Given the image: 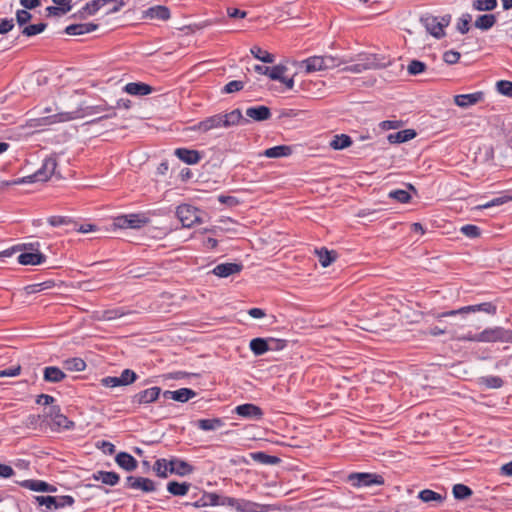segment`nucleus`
I'll use <instances>...</instances> for the list:
<instances>
[{
  "label": "nucleus",
  "mask_w": 512,
  "mask_h": 512,
  "mask_svg": "<svg viewBox=\"0 0 512 512\" xmlns=\"http://www.w3.org/2000/svg\"><path fill=\"white\" fill-rule=\"evenodd\" d=\"M195 508L208 506L227 507L237 512H257L255 504L243 499H236L217 493H203L201 497L192 503H187Z\"/></svg>",
  "instance_id": "obj_1"
},
{
  "label": "nucleus",
  "mask_w": 512,
  "mask_h": 512,
  "mask_svg": "<svg viewBox=\"0 0 512 512\" xmlns=\"http://www.w3.org/2000/svg\"><path fill=\"white\" fill-rule=\"evenodd\" d=\"M248 120L244 119L240 109H234L226 114H215L207 117L204 120L198 122L191 129L194 131H200L206 133L212 129L217 128H228L231 126L238 125L240 123H247Z\"/></svg>",
  "instance_id": "obj_2"
},
{
  "label": "nucleus",
  "mask_w": 512,
  "mask_h": 512,
  "mask_svg": "<svg viewBox=\"0 0 512 512\" xmlns=\"http://www.w3.org/2000/svg\"><path fill=\"white\" fill-rule=\"evenodd\" d=\"M348 63L345 59H340L331 55L311 56L301 61L300 66L305 69L306 73H313L339 67Z\"/></svg>",
  "instance_id": "obj_3"
},
{
  "label": "nucleus",
  "mask_w": 512,
  "mask_h": 512,
  "mask_svg": "<svg viewBox=\"0 0 512 512\" xmlns=\"http://www.w3.org/2000/svg\"><path fill=\"white\" fill-rule=\"evenodd\" d=\"M451 19V14L438 17L431 13H425L420 17V23L430 35L436 39H441L446 35L444 29L450 25Z\"/></svg>",
  "instance_id": "obj_4"
},
{
  "label": "nucleus",
  "mask_w": 512,
  "mask_h": 512,
  "mask_svg": "<svg viewBox=\"0 0 512 512\" xmlns=\"http://www.w3.org/2000/svg\"><path fill=\"white\" fill-rule=\"evenodd\" d=\"M389 62L385 57L376 54L359 55L357 62L343 68L344 71L351 73H362L366 70H376L387 66Z\"/></svg>",
  "instance_id": "obj_5"
},
{
  "label": "nucleus",
  "mask_w": 512,
  "mask_h": 512,
  "mask_svg": "<svg viewBox=\"0 0 512 512\" xmlns=\"http://www.w3.org/2000/svg\"><path fill=\"white\" fill-rule=\"evenodd\" d=\"M346 482L354 488L361 489L383 485L384 478L376 473L354 472L347 475Z\"/></svg>",
  "instance_id": "obj_6"
},
{
  "label": "nucleus",
  "mask_w": 512,
  "mask_h": 512,
  "mask_svg": "<svg viewBox=\"0 0 512 512\" xmlns=\"http://www.w3.org/2000/svg\"><path fill=\"white\" fill-rule=\"evenodd\" d=\"M204 215V211L189 204H181L176 209V216L185 228H191L195 224L203 223Z\"/></svg>",
  "instance_id": "obj_7"
},
{
  "label": "nucleus",
  "mask_w": 512,
  "mask_h": 512,
  "mask_svg": "<svg viewBox=\"0 0 512 512\" xmlns=\"http://www.w3.org/2000/svg\"><path fill=\"white\" fill-rule=\"evenodd\" d=\"M57 167L56 158L53 156L44 159L42 166L33 174L18 179L16 184L47 181L55 172Z\"/></svg>",
  "instance_id": "obj_8"
},
{
  "label": "nucleus",
  "mask_w": 512,
  "mask_h": 512,
  "mask_svg": "<svg viewBox=\"0 0 512 512\" xmlns=\"http://www.w3.org/2000/svg\"><path fill=\"white\" fill-rule=\"evenodd\" d=\"M478 338L482 343L501 342L512 344V330L500 326L489 327L480 332Z\"/></svg>",
  "instance_id": "obj_9"
},
{
  "label": "nucleus",
  "mask_w": 512,
  "mask_h": 512,
  "mask_svg": "<svg viewBox=\"0 0 512 512\" xmlns=\"http://www.w3.org/2000/svg\"><path fill=\"white\" fill-rule=\"evenodd\" d=\"M149 219L143 214H128L115 218V226L121 229H139L145 226Z\"/></svg>",
  "instance_id": "obj_10"
},
{
  "label": "nucleus",
  "mask_w": 512,
  "mask_h": 512,
  "mask_svg": "<svg viewBox=\"0 0 512 512\" xmlns=\"http://www.w3.org/2000/svg\"><path fill=\"white\" fill-rule=\"evenodd\" d=\"M161 393L162 389L160 387H150L134 394L131 397V403L137 406L148 405L157 401Z\"/></svg>",
  "instance_id": "obj_11"
},
{
  "label": "nucleus",
  "mask_w": 512,
  "mask_h": 512,
  "mask_svg": "<svg viewBox=\"0 0 512 512\" xmlns=\"http://www.w3.org/2000/svg\"><path fill=\"white\" fill-rule=\"evenodd\" d=\"M25 249L30 251H25L18 256V262L21 265H39L46 261V256L43 253L38 249L34 250V244L25 245Z\"/></svg>",
  "instance_id": "obj_12"
},
{
  "label": "nucleus",
  "mask_w": 512,
  "mask_h": 512,
  "mask_svg": "<svg viewBox=\"0 0 512 512\" xmlns=\"http://www.w3.org/2000/svg\"><path fill=\"white\" fill-rule=\"evenodd\" d=\"M48 417L54 427L57 429L71 430L74 428L75 423L69 420L65 415L61 413L59 406H51L49 409Z\"/></svg>",
  "instance_id": "obj_13"
},
{
  "label": "nucleus",
  "mask_w": 512,
  "mask_h": 512,
  "mask_svg": "<svg viewBox=\"0 0 512 512\" xmlns=\"http://www.w3.org/2000/svg\"><path fill=\"white\" fill-rule=\"evenodd\" d=\"M234 412L242 418L251 420H260L264 415L263 410L252 403L238 405L235 407Z\"/></svg>",
  "instance_id": "obj_14"
},
{
  "label": "nucleus",
  "mask_w": 512,
  "mask_h": 512,
  "mask_svg": "<svg viewBox=\"0 0 512 512\" xmlns=\"http://www.w3.org/2000/svg\"><path fill=\"white\" fill-rule=\"evenodd\" d=\"M126 487L144 492H152L155 490V483L149 478L128 476L126 478Z\"/></svg>",
  "instance_id": "obj_15"
},
{
  "label": "nucleus",
  "mask_w": 512,
  "mask_h": 512,
  "mask_svg": "<svg viewBox=\"0 0 512 512\" xmlns=\"http://www.w3.org/2000/svg\"><path fill=\"white\" fill-rule=\"evenodd\" d=\"M174 155L188 165H195L202 159V153L198 150L188 148H176Z\"/></svg>",
  "instance_id": "obj_16"
},
{
  "label": "nucleus",
  "mask_w": 512,
  "mask_h": 512,
  "mask_svg": "<svg viewBox=\"0 0 512 512\" xmlns=\"http://www.w3.org/2000/svg\"><path fill=\"white\" fill-rule=\"evenodd\" d=\"M484 100V93L477 91L470 94H459L454 96V103L461 108H468Z\"/></svg>",
  "instance_id": "obj_17"
},
{
  "label": "nucleus",
  "mask_w": 512,
  "mask_h": 512,
  "mask_svg": "<svg viewBox=\"0 0 512 512\" xmlns=\"http://www.w3.org/2000/svg\"><path fill=\"white\" fill-rule=\"evenodd\" d=\"M162 394L166 399H172L181 403H185L197 395V393L190 388H180L174 391L166 390Z\"/></svg>",
  "instance_id": "obj_18"
},
{
  "label": "nucleus",
  "mask_w": 512,
  "mask_h": 512,
  "mask_svg": "<svg viewBox=\"0 0 512 512\" xmlns=\"http://www.w3.org/2000/svg\"><path fill=\"white\" fill-rule=\"evenodd\" d=\"M243 265L240 263H220L214 267L212 273L220 278L238 274L242 271Z\"/></svg>",
  "instance_id": "obj_19"
},
{
  "label": "nucleus",
  "mask_w": 512,
  "mask_h": 512,
  "mask_svg": "<svg viewBox=\"0 0 512 512\" xmlns=\"http://www.w3.org/2000/svg\"><path fill=\"white\" fill-rule=\"evenodd\" d=\"M20 486L36 492H56L57 488L43 480L28 479L19 483Z\"/></svg>",
  "instance_id": "obj_20"
},
{
  "label": "nucleus",
  "mask_w": 512,
  "mask_h": 512,
  "mask_svg": "<svg viewBox=\"0 0 512 512\" xmlns=\"http://www.w3.org/2000/svg\"><path fill=\"white\" fill-rule=\"evenodd\" d=\"M247 117L253 119L254 121H265L271 117V110L269 107L264 105L253 106L246 109Z\"/></svg>",
  "instance_id": "obj_21"
},
{
  "label": "nucleus",
  "mask_w": 512,
  "mask_h": 512,
  "mask_svg": "<svg viewBox=\"0 0 512 512\" xmlns=\"http://www.w3.org/2000/svg\"><path fill=\"white\" fill-rule=\"evenodd\" d=\"M97 28H98V25L94 24V23H79V24L68 25L65 28L64 32L67 35L78 36V35H83V34L93 32Z\"/></svg>",
  "instance_id": "obj_22"
},
{
  "label": "nucleus",
  "mask_w": 512,
  "mask_h": 512,
  "mask_svg": "<svg viewBox=\"0 0 512 512\" xmlns=\"http://www.w3.org/2000/svg\"><path fill=\"white\" fill-rule=\"evenodd\" d=\"M124 91L130 95L144 96L153 91V88L142 82H130L124 86Z\"/></svg>",
  "instance_id": "obj_23"
},
{
  "label": "nucleus",
  "mask_w": 512,
  "mask_h": 512,
  "mask_svg": "<svg viewBox=\"0 0 512 512\" xmlns=\"http://www.w3.org/2000/svg\"><path fill=\"white\" fill-rule=\"evenodd\" d=\"M465 310H462V312L469 313H476V312H484L489 315H495L497 312V306L493 304L492 302H483L480 304L475 305H468L464 306Z\"/></svg>",
  "instance_id": "obj_24"
},
{
  "label": "nucleus",
  "mask_w": 512,
  "mask_h": 512,
  "mask_svg": "<svg viewBox=\"0 0 512 512\" xmlns=\"http://www.w3.org/2000/svg\"><path fill=\"white\" fill-rule=\"evenodd\" d=\"M116 463L124 470L130 472L137 468V460L127 452H120L117 454Z\"/></svg>",
  "instance_id": "obj_25"
},
{
  "label": "nucleus",
  "mask_w": 512,
  "mask_h": 512,
  "mask_svg": "<svg viewBox=\"0 0 512 512\" xmlns=\"http://www.w3.org/2000/svg\"><path fill=\"white\" fill-rule=\"evenodd\" d=\"M416 136V132L413 129H405L395 133H391L387 136L389 143L399 144L412 140Z\"/></svg>",
  "instance_id": "obj_26"
},
{
  "label": "nucleus",
  "mask_w": 512,
  "mask_h": 512,
  "mask_svg": "<svg viewBox=\"0 0 512 512\" xmlns=\"http://www.w3.org/2000/svg\"><path fill=\"white\" fill-rule=\"evenodd\" d=\"M108 3V0H93L85 4V6L73 17L85 18L86 15H94L101 7Z\"/></svg>",
  "instance_id": "obj_27"
},
{
  "label": "nucleus",
  "mask_w": 512,
  "mask_h": 512,
  "mask_svg": "<svg viewBox=\"0 0 512 512\" xmlns=\"http://www.w3.org/2000/svg\"><path fill=\"white\" fill-rule=\"evenodd\" d=\"M66 377L65 373L56 366H48L44 368L43 378L47 382L58 383Z\"/></svg>",
  "instance_id": "obj_28"
},
{
  "label": "nucleus",
  "mask_w": 512,
  "mask_h": 512,
  "mask_svg": "<svg viewBox=\"0 0 512 512\" xmlns=\"http://www.w3.org/2000/svg\"><path fill=\"white\" fill-rule=\"evenodd\" d=\"M496 21L497 18L494 14H482L476 18L474 27L482 31H487L496 24Z\"/></svg>",
  "instance_id": "obj_29"
},
{
  "label": "nucleus",
  "mask_w": 512,
  "mask_h": 512,
  "mask_svg": "<svg viewBox=\"0 0 512 512\" xmlns=\"http://www.w3.org/2000/svg\"><path fill=\"white\" fill-rule=\"evenodd\" d=\"M72 119H74V117L72 116L71 113L62 112V113H57L54 115L42 117L38 121H39V125H52V124L60 123V122H67Z\"/></svg>",
  "instance_id": "obj_30"
},
{
  "label": "nucleus",
  "mask_w": 512,
  "mask_h": 512,
  "mask_svg": "<svg viewBox=\"0 0 512 512\" xmlns=\"http://www.w3.org/2000/svg\"><path fill=\"white\" fill-rule=\"evenodd\" d=\"M224 421L221 418L212 419H199L196 426L203 431H214L224 426Z\"/></svg>",
  "instance_id": "obj_31"
},
{
  "label": "nucleus",
  "mask_w": 512,
  "mask_h": 512,
  "mask_svg": "<svg viewBox=\"0 0 512 512\" xmlns=\"http://www.w3.org/2000/svg\"><path fill=\"white\" fill-rule=\"evenodd\" d=\"M318 260L323 267L330 266L337 258V253L327 248H321L315 250Z\"/></svg>",
  "instance_id": "obj_32"
},
{
  "label": "nucleus",
  "mask_w": 512,
  "mask_h": 512,
  "mask_svg": "<svg viewBox=\"0 0 512 512\" xmlns=\"http://www.w3.org/2000/svg\"><path fill=\"white\" fill-rule=\"evenodd\" d=\"M250 350L256 356H261L269 351L268 338H254L249 343Z\"/></svg>",
  "instance_id": "obj_33"
},
{
  "label": "nucleus",
  "mask_w": 512,
  "mask_h": 512,
  "mask_svg": "<svg viewBox=\"0 0 512 512\" xmlns=\"http://www.w3.org/2000/svg\"><path fill=\"white\" fill-rule=\"evenodd\" d=\"M250 457L257 463L263 465H276L281 462V459L277 456L268 455L265 452H253L250 454Z\"/></svg>",
  "instance_id": "obj_34"
},
{
  "label": "nucleus",
  "mask_w": 512,
  "mask_h": 512,
  "mask_svg": "<svg viewBox=\"0 0 512 512\" xmlns=\"http://www.w3.org/2000/svg\"><path fill=\"white\" fill-rule=\"evenodd\" d=\"M147 17L150 19L168 20L170 18V11L166 6L157 5L151 7L146 12Z\"/></svg>",
  "instance_id": "obj_35"
},
{
  "label": "nucleus",
  "mask_w": 512,
  "mask_h": 512,
  "mask_svg": "<svg viewBox=\"0 0 512 512\" xmlns=\"http://www.w3.org/2000/svg\"><path fill=\"white\" fill-rule=\"evenodd\" d=\"M291 154V147L287 145H279L268 148L264 151L263 155L267 158H280Z\"/></svg>",
  "instance_id": "obj_36"
},
{
  "label": "nucleus",
  "mask_w": 512,
  "mask_h": 512,
  "mask_svg": "<svg viewBox=\"0 0 512 512\" xmlns=\"http://www.w3.org/2000/svg\"><path fill=\"white\" fill-rule=\"evenodd\" d=\"M190 488V484L186 482H176V481H170L167 484V490L169 493H171L174 496H184L188 493Z\"/></svg>",
  "instance_id": "obj_37"
},
{
  "label": "nucleus",
  "mask_w": 512,
  "mask_h": 512,
  "mask_svg": "<svg viewBox=\"0 0 512 512\" xmlns=\"http://www.w3.org/2000/svg\"><path fill=\"white\" fill-rule=\"evenodd\" d=\"M52 498L54 501L52 502L51 510L71 507L74 503V498L70 495H53Z\"/></svg>",
  "instance_id": "obj_38"
},
{
  "label": "nucleus",
  "mask_w": 512,
  "mask_h": 512,
  "mask_svg": "<svg viewBox=\"0 0 512 512\" xmlns=\"http://www.w3.org/2000/svg\"><path fill=\"white\" fill-rule=\"evenodd\" d=\"M63 365L66 370L75 372H81L86 368L85 361L79 357L69 358L64 361Z\"/></svg>",
  "instance_id": "obj_39"
},
{
  "label": "nucleus",
  "mask_w": 512,
  "mask_h": 512,
  "mask_svg": "<svg viewBox=\"0 0 512 512\" xmlns=\"http://www.w3.org/2000/svg\"><path fill=\"white\" fill-rule=\"evenodd\" d=\"M100 480L103 484L114 486L119 482V475L113 471H100L98 476L95 477Z\"/></svg>",
  "instance_id": "obj_40"
},
{
  "label": "nucleus",
  "mask_w": 512,
  "mask_h": 512,
  "mask_svg": "<svg viewBox=\"0 0 512 512\" xmlns=\"http://www.w3.org/2000/svg\"><path fill=\"white\" fill-rule=\"evenodd\" d=\"M250 53L258 60L264 63H273L275 61V56L263 49L259 46H253L250 49Z\"/></svg>",
  "instance_id": "obj_41"
},
{
  "label": "nucleus",
  "mask_w": 512,
  "mask_h": 512,
  "mask_svg": "<svg viewBox=\"0 0 512 512\" xmlns=\"http://www.w3.org/2000/svg\"><path fill=\"white\" fill-rule=\"evenodd\" d=\"M418 498L425 503H430V502L441 503L444 499V497L441 494H439L433 490H430V489H424V490L420 491L418 494Z\"/></svg>",
  "instance_id": "obj_42"
},
{
  "label": "nucleus",
  "mask_w": 512,
  "mask_h": 512,
  "mask_svg": "<svg viewBox=\"0 0 512 512\" xmlns=\"http://www.w3.org/2000/svg\"><path fill=\"white\" fill-rule=\"evenodd\" d=\"M351 144V138L345 134L335 135L333 140L330 142V146L335 150L345 149L349 147Z\"/></svg>",
  "instance_id": "obj_43"
},
{
  "label": "nucleus",
  "mask_w": 512,
  "mask_h": 512,
  "mask_svg": "<svg viewBox=\"0 0 512 512\" xmlns=\"http://www.w3.org/2000/svg\"><path fill=\"white\" fill-rule=\"evenodd\" d=\"M497 7V0H474L472 8L476 11H492Z\"/></svg>",
  "instance_id": "obj_44"
},
{
  "label": "nucleus",
  "mask_w": 512,
  "mask_h": 512,
  "mask_svg": "<svg viewBox=\"0 0 512 512\" xmlns=\"http://www.w3.org/2000/svg\"><path fill=\"white\" fill-rule=\"evenodd\" d=\"M472 20V16L469 13H464L458 19L456 24V29L461 34H467L470 30V22Z\"/></svg>",
  "instance_id": "obj_45"
},
{
  "label": "nucleus",
  "mask_w": 512,
  "mask_h": 512,
  "mask_svg": "<svg viewBox=\"0 0 512 512\" xmlns=\"http://www.w3.org/2000/svg\"><path fill=\"white\" fill-rule=\"evenodd\" d=\"M453 495L458 500H463L472 495V490L464 484H455L452 489Z\"/></svg>",
  "instance_id": "obj_46"
},
{
  "label": "nucleus",
  "mask_w": 512,
  "mask_h": 512,
  "mask_svg": "<svg viewBox=\"0 0 512 512\" xmlns=\"http://www.w3.org/2000/svg\"><path fill=\"white\" fill-rule=\"evenodd\" d=\"M54 286V282L53 281H45V282H42V283H36V284H32V285H28L24 288L26 294H35V293H39L41 291H44L46 289H50Z\"/></svg>",
  "instance_id": "obj_47"
},
{
  "label": "nucleus",
  "mask_w": 512,
  "mask_h": 512,
  "mask_svg": "<svg viewBox=\"0 0 512 512\" xmlns=\"http://www.w3.org/2000/svg\"><path fill=\"white\" fill-rule=\"evenodd\" d=\"M47 221L53 227L67 226V229L72 228L73 224V220L66 216H51Z\"/></svg>",
  "instance_id": "obj_48"
},
{
  "label": "nucleus",
  "mask_w": 512,
  "mask_h": 512,
  "mask_svg": "<svg viewBox=\"0 0 512 512\" xmlns=\"http://www.w3.org/2000/svg\"><path fill=\"white\" fill-rule=\"evenodd\" d=\"M46 27L47 24L45 23L31 24L23 28L22 34L27 37H32L42 33L46 29Z\"/></svg>",
  "instance_id": "obj_49"
},
{
  "label": "nucleus",
  "mask_w": 512,
  "mask_h": 512,
  "mask_svg": "<svg viewBox=\"0 0 512 512\" xmlns=\"http://www.w3.org/2000/svg\"><path fill=\"white\" fill-rule=\"evenodd\" d=\"M510 200H512V197H509V196L496 197L484 204L478 205L476 207V209L482 210V209H488V208L495 207V206H500V205L507 203Z\"/></svg>",
  "instance_id": "obj_50"
},
{
  "label": "nucleus",
  "mask_w": 512,
  "mask_h": 512,
  "mask_svg": "<svg viewBox=\"0 0 512 512\" xmlns=\"http://www.w3.org/2000/svg\"><path fill=\"white\" fill-rule=\"evenodd\" d=\"M176 464H177L176 469H174L176 475L186 476V475L191 474L194 471V467L182 459L178 458V461Z\"/></svg>",
  "instance_id": "obj_51"
},
{
  "label": "nucleus",
  "mask_w": 512,
  "mask_h": 512,
  "mask_svg": "<svg viewBox=\"0 0 512 512\" xmlns=\"http://www.w3.org/2000/svg\"><path fill=\"white\" fill-rule=\"evenodd\" d=\"M119 379L122 386H127L134 383L138 379V375L131 369H124L121 372Z\"/></svg>",
  "instance_id": "obj_52"
},
{
  "label": "nucleus",
  "mask_w": 512,
  "mask_h": 512,
  "mask_svg": "<svg viewBox=\"0 0 512 512\" xmlns=\"http://www.w3.org/2000/svg\"><path fill=\"white\" fill-rule=\"evenodd\" d=\"M153 469L159 477L166 478L168 476V460L164 458L156 460Z\"/></svg>",
  "instance_id": "obj_53"
},
{
  "label": "nucleus",
  "mask_w": 512,
  "mask_h": 512,
  "mask_svg": "<svg viewBox=\"0 0 512 512\" xmlns=\"http://www.w3.org/2000/svg\"><path fill=\"white\" fill-rule=\"evenodd\" d=\"M460 231L463 235H465L466 237L468 238H477L480 236L481 234V230L478 226L476 225H472V224H467V225H464L460 228Z\"/></svg>",
  "instance_id": "obj_54"
},
{
  "label": "nucleus",
  "mask_w": 512,
  "mask_h": 512,
  "mask_svg": "<svg viewBox=\"0 0 512 512\" xmlns=\"http://www.w3.org/2000/svg\"><path fill=\"white\" fill-rule=\"evenodd\" d=\"M287 70V67L282 64L273 66L272 68H270L268 77L272 80L279 81V79H282V76L286 74Z\"/></svg>",
  "instance_id": "obj_55"
},
{
  "label": "nucleus",
  "mask_w": 512,
  "mask_h": 512,
  "mask_svg": "<svg viewBox=\"0 0 512 512\" xmlns=\"http://www.w3.org/2000/svg\"><path fill=\"white\" fill-rule=\"evenodd\" d=\"M244 88V83L240 80H233L228 82L222 89V93L231 94L241 91Z\"/></svg>",
  "instance_id": "obj_56"
},
{
  "label": "nucleus",
  "mask_w": 512,
  "mask_h": 512,
  "mask_svg": "<svg viewBox=\"0 0 512 512\" xmlns=\"http://www.w3.org/2000/svg\"><path fill=\"white\" fill-rule=\"evenodd\" d=\"M497 91L508 97H512V82L508 80H500L496 84Z\"/></svg>",
  "instance_id": "obj_57"
},
{
  "label": "nucleus",
  "mask_w": 512,
  "mask_h": 512,
  "mask_svg": "<svg viewBox=\"0 0 512 512\" xmlns=\"http://www.w3.org/2000/svg\"><path fill=\"white\" fill-rule=\"evenodd\" d=\"M389 197L400 203H407L411 199V195L402 189L393 190L389 193Z\"/></svg>",
  "instance_id": "obj_58"
},
{
  "label": "nucleus",
  "mask_w": 512,
  "mask_h": 512,
  "mask_svg": "<svg viewBox=\"0 0 512 512\" xmlns=\"http://www.w3.org/2000/svg\"><path fill=\"white\" fill-rule=\"evenodd\" d=\"M425 69L426 64L418 60H412L407 67V70L411 75L422 73Z\"/></svg>",
  "instance_id": "obj_59"
},
{
  "label": "nucleus",
  "mask_w": 512,
  "mask_h": 512,
  "mask_svg": "<svg viewBox=\"0 0 512 512\" xmlns=\"http://www.w3.org/2000/svg\"><path fill=\"white\" fill-rule=\"evenodd\" d=\"M483 383L488 388L497 389V388L502 387L503 380L500 377H498V376H488V377L483 378Z\"/></svg>",
  "instance_id": "obj_60"
},
{
  "label": "nucleus",
  "mask_w": 512,
  "mask_h": 512,
  "mask_svg": "<svg viewBox=\"0 0 512 512\" xmlns=\"http://www.w3.org/2000/svg\"><path fill=\"white\" fill-rule=\"evenodd\" d=\"M269 351H280L287 345V341L283 339L268 338Z\"/></svg>",
  "instance_id": "obj_61"
},
{
  "label": "nucleus",
  "mask_w": 512,
  "mask_h": 512,
  "mask_svg": "<svg viewBox=\"0 0 512 512\" xmlns=\"http://www.w3.org/2000/svg\"><path fill=\"white\" fill-rule=\"evenodd\" d=\"M31 18V13L28 12L26 9L17 10L16 12V21L19 26L27 24L31 20Z\"/></svg>",
  "instance_id": "obj_62"
},
{
  "label": "nucleus",
  "mask_w": 512,
  "mask_h": 512,
  "mask_svg": "<svg viewBox=\"0 0 512 512\" xmlns=\"http://www.w3.org/2000/svg\"><path fill=\"white\" fill-rule=\"evenodd\" d=\"M460 53L458 51L449 50L444 52L443 54V60L445 63L452 65L456 64L460 59Z\"/></svg>",
  "instance_id": "obj_63"
},
{
  "label": "nucleus",
  "mask_w": 512,
  "mask_h": 512,
  "mask_svg": "<svg viewBox=\"0 0 512 512\" xmlns=\"http://www.w3.org/2000/svg\"><path fill=\"white\" fill-rule=\"evenodd\" d=\"M14 26L13 18H0V34H7Z\"/></svg>",
  "instance_id": "obj_64"
}]
</instances>
